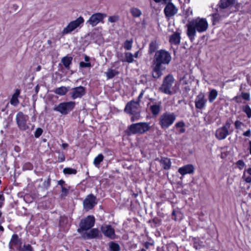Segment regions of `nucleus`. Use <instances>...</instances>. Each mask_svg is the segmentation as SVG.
<instances>
[{
    "label": "nucleus",
    "instance_id": "9b49d317",
    "mask_svg": "<svg viewBox=\"0 0 251 251\" xmlns=\"http://www.w3.org/2000/svg\"><path fill=\"white\" fill-rule=\"evenodd\" d=\"M106 17V14L101 13H96L93 14L87 21L92 26H96L99 23L101 22L104 18Z\"/></svg>",
    "mask_w": 251,
    "mask_h": 251
},
{
    "label": "nucleus",
    "instance_id": "49530a36",
    "mask_svg": "<svg viewBox=\"0 0 251 251\" xmlns=\"http://www.w3.org/2000/svg\"><path fill=\"white\" fill-rule=\"evenodd\" d=\"M241 97L244 100H250V94L248 93H242Z\"/></svg>",
    "mask_w": 251,
    "mask_h": 251
},
{
    "label": "nucleus",
    "instance_id": "a211bd4d",
    "mask_svg": "<svg viewBox=\"0 0 251 251\" xmlns=\"http://www.w3.org/2000/svg\"><path fill=\"white\" fill-rule=\"evenodd\" d=\"M85 93V88L82 86H79L72 89L71 97L73 99L81 98Z\"/></svg>",
    "mask_w": 251,
    "mask_h": 251
},
{
    "label": "nucleus",
    "instance_id": "09e8293b",
    "mask_svg": "<svg viewBox=\"0 0 251 251\" xmlns=\"http://www.w3.org/2000/svg\"><path fill=\"white\" fill-rule=\"evenodd\" d=\"M243 124L239 121H236L234 123L235 127L236 129H240Z\"/></svg>",
    "mask_w": 251,
    "mask_h": 251
},
{
    "label": "nucleus",
    "instance_id": "473e14b6",
    "mask_svg": "<svg viewBox=\"0 0 251 251\" xmlns=\"http://www.w3.org/2000/svg\"><path fill=\"white\" fill-rule=\"evenodd\" d=\"M63 173L67 175H75L77 171L75 169L71 168H65L63 170Z\"/></svg>",
    "mask_w": 251,
    "mask_h": 251
},
{
    "label": "nucleus",
    "instance_id": "79ce46f5",
    "mask_svg": "<svg viewBox=\"0 0 251 251\" xmlns=\"http://www.w3.org/2000/svg\"><path fill=\"white\" fill-rule=\"evenodd\" d=\"M156 45L155 43L151 42L150 45L149 52L150 53H152L156 50Z\"/></svg>",
    "mask_w": 251,
    "mask_h": 251
},
{
    "label": "nucleus",
    "instance_id": "6ab92c4d",
    "mask_svg": "<svg viewBox=\"0 0 251 251\" xmlns=\"http://www.w3.org/2000/svg\"><path fill=\"white\" fill-rule=\"evenodd\" d=\"M195 168L192 164L185 165L178 169V172L182 176L187 174H193L194 172Z\"/></svg>",
    "mask_w": 251,
    "mask_h": 251
},
{
    "label": "nucleus",
    "instance_id": "7ed1b4c3",
    "mask_svg": "<svg viewBox=\"0 0 251 251\" xmlns=\"http://www.w3.org/2000/svg\"><path fill=\"white\" fill-rule=\"evenodd\" d=\"M84 22V20L81 16L79 17L75 20L71 21L64 27L61 31V34L66 35L71 33L78 28H81Z\"/></svg>",
    "mask_w": 251,
    "mask_h": 251
},
{
    "label": "nucleus",
    "instance_id": "cd10ccee",
    "mask_svg": "<svg viewBox=\"0 0 251 251\" xmlns=\"http://www.w3.org/2000/svg\"><path fill=\"white\" fill-rule=\"evenodd\" d=\"M185 124L183 122H179L176 124V131L179 133H182L185 132L184 128Z\"/></svg>",
    "mask_w": 251,
    "mask_h": 251
},
{
    "label": "nucleus",
    "instance_id": "052dcab7",
    "mask_svg": "<svg viewBox=\"0 0 251 251\" xmlns=\"http://www.w3.org/2000/svg\"><path fill=\"white\" fill-rule=\"evenodd\" d=\"M139 51H136L135 54L133 55V57L137 58L138 57V54Z\"/></svg>",
    "mask_w": 251,
    "mask_h": 251
},
{
    "label": "nucleus",
    "instance_id": "c756f323",
    "mask_svg": "<svg viewBox=\"0 0 251 251\" xmlns=\"http://www.w3.org/2000/svg\"><path fill=\"white\" fill-rule=\"evenodd\" d=\"M125 59L124 61L127 62L129 63H132L134 61L133 55L129 52H126L125 53Z\"/></svg>",
    "mask_w": 251,
    "mask_h": 251
},
{
    "label": "nucleus",
    "instance_id": "338daca9",
    "mask_svg": "<svg viewBox=\"0 0 251 251\" xmlns=\"http://www.w3.org/2000/svg\"><path fill=\"white\" fill-rule=\"evenodd\" d=\"M177 11V8L175 7V6L174 5V15L176 13Z\"/></svg>",
    "mask_w": 251,
    "mask_h": 251
},
{
    "label": "nucleus",
    "instance_id": "c03bdc74",
    "mask_svg": "<svg viewBox=\"0 0 251 251\" xmlns=\"http://www.w3.org/2000/svg\"><path fill=\"white\" fill-rule=\"evenodd\" d=\"M42 132H43V130L41 128H38L36 130V131L35 132V134H34L35 137L36 138L39 137V136H40L41 135Z\"/></svg>",
    "mask_w": 251,
    "mask_h": 251
},
{
    "label": "nucleus",
    "instance_id": "72a5a7b5",
    "mask_svg": "<svg viewBox=\"0 0 251 251\" xmlns=\"http://www.w3.org/2000/svg\"><path fill=\"white\" fill-rule=\"evenodd\" d=\"M109 248L111 251H119L120 249L119 245L114 242L110 243Z\"/></svg>",
    "mask_w": 251,
    "mask_h": 251
},
{
    "label": "nucleus",
    "instance_id": "2f4dec72",
    "mask_svg": "<svg viewBox=\"0 0 251 251\" xmlns=\"http://www.w3.org/2000/svg\"><path fill=\"white\" fill-rule=\"evenodd\" d=\"M117 74V72L113 69H109L107 72L106 73V76L108 79H110L113 78L115 76V75Z\"/></svg>",
    "mask_w": 251,
    "mask_h": 251
},
{
    "label": "nucleus",
    "instance_id": "a19ab883",
    "mask_svg": "<svg viewBox=\"0 0 251 251\" xmlns=\"http://www.w3.org/2000/svg\"><path fill=\"white\" fill-rule=\"evenodd\" d=\"M232 123V122L231 120L228 119L226 121V123H225V125L223 126L222 127L225 129L228 130V129L230 127Z\"/></svg>",
    "mask_w": 251,
    "mask_h": 251
},
{
    "label": "nucleus",
    "instance_id": "bf43d9fd",
    "mask_svg": "<svg viewBox=\"0 0 251 251\" xmlns=\"http://www.w3.org/2000/svg\"><path fill=\"white\" fill-rule=\"evenodd\" d=\"M86 62H89V57L87 56H85L84 58Z\"/></svg>",
    "mask_w": 251,
    "mask_h": 251
},
{
    "label": "nucleus",
    "instance_id": "a18cd8bd",
    "mask_svg": "<svg viewBox=\"0 0 251 251\" xmlns=\"http://www.w3.org/2000/svg\"><path fill=\"white\" fill-rule=\"evenodd\" d=\"M237 165L239 166L240 169H242L245 166V164L243 161L240 160L237 162Z\"/></svg>",
    "mask_w": 251,
    "mask_h": 251
},
{
    "label": "nucleus",
    "instance_id": "3c124183",
    "mask_svg": "<svg viewBox=\"0 0 251 251\" xmlns=\"http://www.w3.org/2000/svg\"><path fill=\"white\" fill-rule=\"evenodd\" d=\"M243 135L244 136L250 137L251 136V130L250 129L248 130L247 131H246V132L243 133Z\"/></svg>",
    "mask_w": 251,
    "mask_h": 251
},
{
    "label": "nucleus",
    "instance_id": "864d4df0",
    "mask_svg": "<svg viewBox=\"0 0 251 251\" xmlns=\"http://www.w3.org/2000/svg\"><path fill=\"white\" fill-rule=\"evenodd\" d=\"M144 91L143 90H142L139 96H138V101H139V102H140L141 99L143 97V96L144 95Z\"/></svg>",
    "mask_w": 251,
    "mask_h": 251
},
{
    "label": "nucleus",
    "instance_id": "f257e3e1",
    "mask_svg": "<svg viewBox=\"0 0 251 251\" xmlns=\"http://www.w3.org/2000/svg\"><path fill=\"white\" fill-rule=\"evenodd\" d=\"M171 60L169 52L161 50L156 52L152 62V75L154 78H159L165 69L164 65L168 64Z\"/></svg>",
    "mask_w": 251,
    "mask_h": 251
},
{
    "label": "nucleus",
    "instance_id": "2eb2a0df",
    "mask_svg": "<svg viewBox=\"0 0 251 251\" xmlns=\"http://www.w3.org/2000/svg\"><path fill=\"white\" fill-rule=\"evenodd\" d=\"M81 234L82 237L85 239L100 238L101 236L100 231L97 228H93L89 231L83 232Z\"/></svg>",
    "mask_w": 251,
    "mask_h": 251
},
{
    "label": "nucleus",
    "instance_id": "774afa93",
    "mask_svg": "<svg viewBox=\"0 0 251 251\" xmlns=\"http://www.w3.org/2000/svg\"><path fill=\"white\" fill-rule=\"evenodd\" d=\"M3 230H4L3 227L1 226H0V232H3Z\"/></svg>",
    "mask_w": 251,
    "mask_h": 251
},
{
    "label": "nucleus",
    "instance_id": "6e6d98bb",
    "mask_svg": "<svg viewBox=\"0 0 251 251\" xmlns=\"http://www.w3.org/2000/svg\"><path fill=\"white\" fill-rule=\"evenodd\" d=\"M65 156L63 154H61L59 157V159L60 162H63L65 160Z\"/></svg>",
    "mask_w": 251,
    "mask_h": 251
},
{
    "label": "nucleus",
    "instance_id": "1a4fd4ad",
    "mask_svg": "<svg viewBox=\"0 0 251 251\" xmlns=\"http://www.w3.org/2000/svg\"><path fill=\"white\" fill-rule=\"evenodd\" d=\"M173 123V115L171 113L165 112L160 117L159 124L162 128H167Z\"/></svg>",
    "mask_w": 251,
    "mask_h": 251
},
{
    "label": "nucleus",
    "instance_id": "603ef678",
    "mask_svg": "<svg viewBox=\"0 0 251 251\" xmlns=\"http://www.w3.org/2000/svg\"><path fill=\"white\" fill-rule=\"evenodd\" d=\"M164 161H165L166 163H168V164H166L164 166V169H169L170 167V161L166 159V160H164Z\"/></svg>",
    "mask_w": 251,
    "mask_h": 251
},
{
    "label": "nucleus",
    "instance_id": "0eeeda50",
    "mask_svg": "<svg viewBox=\"0 0 251 251\" xmlns=\"http://www.w3.org/2000/svg\"><path fill=\"white\" fill-rule=\"evenodd\" d=\"M95 220L93 216H88L85 219H83L80 223V227L77 229V231L80 233H83V231L87 230L94 226Z\"/></svg>",
    "mask_w": 251,
    "mask_h": 251
},
{
    "label": "nucleus",
    "instance_id": "6e6552de",
    "mask_svg": "<svg viewBox=\"0 0 251 251\" xmlns=\"http://www.w3.org/2000/svg\"><path fill=\"white\" fill-rule=\"evenodd\" d=\"M16 122L19 128L22 130H26L29 128L27 124L28 120L27 115L24 114L22 112H18L16 115Z\"/></svg>",
    "mask_w": 251,
    "mask_h": 251
},
{
    "label": "nucleus",
    "instance_id": "5fc2aeb1",
    "mask_svg": "<svg viewBox=\"0 0 251 251\" xmlns=\"http://www.w3.org/2000/svg\"><path fill=\"white\" fill-rule=\"evenodd\" d=\"M212 17H213V23L216 21V20L218 18V15L217 14H213L212 15Z\"/></svg>",
    "mask_w": 251,
    "mask_h": 251
},
{
    "label": "nucleus",
    "instance_id": "69168bd1",
    "mask_svg": "<svg viewBox=\"0 0 251 251\" xmlns=\"http://www.w3.org/2000/svg\"><path fill=\"white\" fill-rule=\"evenodd\" d=\"M68 146V144L66 143L62 144V147L63 148L65 149Z\"/></svg>",
    "mask_w": 251,
    "mask_h": 251
},
{
    "label": "nucleus",
    "instance_id": "aec40b11",
    "mask_svg": "<svg viewBox=\"0 0 251 251\" xmlns=\"http://www.w3.org/2000/svg\"><path fill=\"white\" fill-rule=\"evenodd\" d=\"M229 133L228 130L221 127L216 130L215 136L218 139L221 140L225 139Z\"/></svg>",
    "mask_w": 251,
    "mask_h": 251
},
{
    "label": "nucleus",
    "instance_id": "37998d69",
    "mask_svg": "<svg viewBox=\"0 0 251 251\" xmlns=\"http://www.w3.org/2000/svg\"><path fill=\"white\" fill-rule=\"evenodd\" d=\"M91 63L90 62H80L79 66L81 68H88L91 67Z\"/></svg>",
    "mask_w": 251,
    "mask_h": 251
},
{
    "label": "nucleus",
    "instance_id": "13d9d810",
    "mask_svg": "<svg viewBox=\"0 0 251 251\" xmlns=\"http://www.w3.org/2000/svg\"><path fill=\"white\" fill-rule=\"evenodd\" d=\"M58 184L61 186V187L63 186V184H65V182L63 180H60L58 181Z\"/></svg>",
    "mask_w": 251,
    "mask_h": 251
},
{
    "label": "nucleus",
    "instance_id": "412c9836",
    "mask_svg": "<svg viewBox=\"0 0 251 251\" xmlns=\"http://www.w3.org/2000/svg\"><path fill=\"white\" fill-rule=\"evenodd\" d=\"M21 91L17 89L15 90L14 93L12 95L10 99V103L11 105L16 106L19 103L18 98L20 95Z\"/></svg>",
    "mask_w": 251,
    "mask_h": 251
},
{
    "label": "nucleus",
    "instance_id": "58836bf2",
    "mask_svg": "<svg viewBox=\"0 0 251 251\" xmlns=\"http://www.w3.org/2000/svg\"><path fill=\"white\" fill-rule=\"evenodd\" d=\"M174 44H178L180 42V34L178 33H174Z\"/></svg>",
    "mask_w": 251,
    "mask_h": 251
},
{
    "label": "nucleus",
    "instance_id": "5701e85b",
    "mask_svg": "<svg viewBox=\"0 0 251 251\" xmlns=\"http://www.w3.org/2000/svg\"><path fill=\"white\" fill-rule=\"evenodd\" d=\"M150 110L153 116H157L161 110L160 104H153L150 106Z\"/></svg>",
    "mask_w": 251,
    "mask_h": 251
},
{
    "label": "nucleus",
    "instance_id": "f704fd0d",
    "mask_svg": "<svg viewBox=\"0 0 251 251\" xmlns=\"http://www.w3.org/2000/svg\"><path fill=\"white\" fill-rule=\"evenodd\" d=\"M133 41L127 40L124 43V48L126 50H130L132 46Z\"/></svg>",
    "mask_w": 251,
    "mask_h": 251
},
{
    "label": "nucleus",
    "instance_id": "7c9ffc66",
    "mask_svg": "<svg viewBox=\"0 0 251 251\" xmlns=\"http://www.w3.org/2000/svg\"><path fill=\"white\" fill-rule=\"evenodd\" d=\"M72 58L70 57H64L62 59V62L66 68L68 67L71 63Z\"/></svg>",
    "mask_w": 251,
    "mask_h": 251
},
{
    "label": "nucleus",
    "instance_id": "c85d7f7f",
    "mask_svg": "<svg viewBox=\"0 0 251 251\" xmlns=\"http://www.w3.org/2000/svg\"><path fill=\"white\" fill-rule=\"evenodd\" d=\"M218 92L215 89H212L209 92L208 95V100L210 102H212L217 98Z\"/></svg>",
    "mask_w": 251,
    "mask_h": 251
},
{
    "label": "nucleus",
    "instance_id": "ddd939ff",
    "mask_svg": "<svg viewBox=\"0 0 251 251\" xmlns=\"http://www.w3.org/2000/svg\"><path fill=\"white\" fill-rule=\"evenodd\" d=\"M100 230L102 233L106 237L114 239L116 238V234L114 229L110 225H104L101 226Z\"/></svg>",
    "mask_w": 251,
    "mask_h": 251
},
{
    "label": "nucleus",
    "instance_id": "b1692460",
    "mask_svg": "<svg viewBox=\"0 0 251 251\" xmlns=\"http://www.w3.org/2000/svg\"><path fill=\"white\" fill-rule=\"evenodd\" d=\"M130 13L133 18H139L142 14L141 10L138 8L132 7L130 8Z\"/></svg>",
    "mask_w": 251,
    "mask_h": 251
},
{
    "label": "nucleus",
    "instance_id": "ea45409f",
    "mask_svg": "<svg viewBox=\"0 0 251 251\" xmlns=\"http://www.w3.org/2000/svg\"><path fill=\"white\" fill-rule=\"evenodd\" d=\"M182 83H188L191 81L190 75H186L180 80Z\"/></svg>",
    "mask_w": 251,
    "mask_h": 251
},
{
    "label": "nucleus",
    "instance_id": "dca6fc26",
    "mask_svg": "<svg viewBox=\"0 0 251 251\" xmlns=\"http://www.w3.org/2000/svg\"><path fill=\"white\" fill-rule=\"evenodd\" d=\"M156 3L163 2L168 3L164 9V13L167 17L169 18L173 16V4L170 3L171 0H153Z\"/></svg>",
    "mask_w": 251,
    "mask_h": 251
},
{
    "label": "nucleus",
    "instance_id": "9d476101",
    "mask_svg": "<svg viewBox=\"0 0 251 251\" xmlns=\"http://www.w3.org/2000/svg\"><path fill=\"white\" fill-rule=\"evenodd\" d=\"M172 84L173 76L169 75L164 79L163 83L160 88L162 92L167 94H170L172 88Z\"/></svg>",
    "mask_w": 251,
    "mask_h": 251
},
{
    "label": "nucleus",
    "instance_id": "f8f14e48",
    "mask_svg": "<svg viewBox=\"0 0 251 251\" xmlns=\"http://www.w3.org/2000/svg\"><path fill=\"white\" fill-rule=\"evenodd\" d=\"M96 198L93 195H88L83 201L84 209L88 211L92 209L97 204Z\"/></svg>",
    "mask_w": 251,
    "mask_h": 251
},
{
    "label": "nucleus",
    "instance_id": "de8ad7c7",
    "mask_svg": "<svg viewBox=\"0 0 251 251\" xmlns=\"http://www.w3.org/2000/svg\"><path fill=\"white\" fill-rule=\"evenodd\" d=\"M69 189L65 188L64 186L62 187V193L61 196H66L67 194H68Z\"/></svg>",
    "mask_w": 251,
    "mask_h": 251
},
{
    "label": "nucleus",
    "instance_id": "20e7f679",
    "mask_svg": "<svg viewBox=\"0 0 251 251\" xmlns=\"http://www.w3.org/2000/svg\"><path fill=\"white\" fill-rule=\"evenodd\" d=\"M125 111L128 114L132 115L131 118L132 122L138 120L140 117L139 101L131 100L128 102L125 108Z\"/></svg>",
    "mask_w": 251,
    "mask_h": 251
},
{
    "label": "nucleus",
    "instance_id": "c9c22d12",
    "mask_svg": "<svg viewBox=\"0 0 251 251\" xmlns=\"http://www.w3.org/2000/svg\"><path fill=\"white\" fill-rule=\"evenodd\" d=\"M18 251H33L30 245H24L20 248Z\"/></svg>",
    "mask_w": 251,
    "mask_h": 251
},
{
    "label": "nucleus",
    "instance_id": "4d7b16f0",
    "mask_svg": "<svg viewBox=\"0 0 251 251\" xmlns=\"http://www.w3.org/2000/svg\"><path fill=\"white\" fill-rule=\"evenodd\" d=\"M233 100H235L236 102H238V103L241 102V100H240L239 97H237V96L233 98Z\"/></svg>",
    "mask_w": 251,
    "mask_h": 251
},
{
    "label": "nucleus",
    "instance_id": "bb28decb",
    "mask_svg": "<svg viewBox=\"0 0 251 251\" xmlns=\"http://www.w3.org/2000/svg\"><path fill=\"white\" fill-rule=\"evenodd\" d=\"M104 156L102 154H98L94 159L93 163L95 167L99 168L100 163L102 162Z\"/></svg>",
    "mask_w": 251,
    "mask_h": 251
},
{
    "label": "nucleus",
    "instance_id": "e433bc0d",
    "mask_svg": "<svg viewBox=\"0 0 251 251\" xmlns=\"http://www.w3.org/2000/svg\"><path fill=\"white\" fill-rule=\"evenodd\" d=\"M120 19V16L118 15H114L109 16L108 19V21L111 23L117 22Z\"/></svg>",
    "mask_w": 251,
    "mask_h": 251
},
{
    "label": "nucleus",
    "instance_id": "f3484780",
    "mask_svg": "<svg viewBox=\"0 0 251 251\" xmlns=\"http://www.w3.org/2000/svg\"><path fill=\"white\" fill-rule=\"evenodd\" d=\"M206 101L204 93L201 92L195 100V106L198 109H202L205 106Z\"/></svg>",
    "mask_w": 251,
    "mask_h": 251
},
{
    "label": "nucleus",
    "instance_id": "e2e57ef3",
    "mask_svg": "<svg viewBox=\"0 0 251 251\" xmlns=\"http://www.w3.org/2000/svg\"><path fill=\"white\" fill-rule=\"evenodd\" d=\"M249 150L250 151V153L251 154V141L249 142Z\"/></svg>",
    "mask_w": 251,
    "mask_h": 251
},
{
    "label": "nucleus",
    "instance_id": "4be33fe9",
    "mask_svg": "<svg viewBox=\"0 0 251 251\" xmlns=\"http://www.w3.org/2000/svg\"><path fill=\"white\" fill-rule=\"evenodd\" d=\"M242 179L247 183H251V168H249L244 172Z\"/></svg>",
    "mask_w": 251,
    "mask_h": 251
},
{
    "label": "nucleus",
    "instance_id": "680f3d73",
    "mask_svg": "<svg viewBox=\"0 0 251 251\" xmlns=\"http://www.w3.org/2000/svg\"><path fill=\"white\" fill-rule=\"evenodd\" d=\"M39 90V86L38 85H37L35 87V92L36 93L38 92Z\"/></svg>",
    "mask_w": 251,
    "mask_h": 251
},
{
    "label": "nucleus",
    "instance_id": "0e129e2a",
    "mask_svg": "<svg viewBox=\"0 0 251 251\" xmlns=\"http://www.w3.org/2000/svg\"><path fill=\"white\" fill-rule=\"evenodd\" d=\"M41 66H38L36 69V71L38 72V71H40L41 70Z\"/></svg>",
    "mask_w": 251,
    "mask_h": 251
},
{
    "label": "nucleus",
    "instance_id": "f03ea898",
    "mask_svg": "<svg viewBox=\"0 0 251 251\" xmlns=\"http://www.w3.org/2000/svg\"><path fill=\"white\" fill-rule=\"evenodd\" d=\"M187 35L191 41H193L196 35V32H203L205 31L208 27V24L205 19L197 18L188 22Z\"/></svg>",
    "mask_w": 251,
    "mask_h": 251
},
{
    "label": "nucleus",
    "instance_id": "39448f33",
    "mask_svg": "<svg viewBox=\"0 0 251 251\" xmlns=\"http://www.w3.org/2000/svg\"><path fill=\"white\" fill-rule=\"evenodd\" d=\"M150 126L146 123H138L131 125L128 128V135L134 134H142L149 130Z\"/></svg>",
    "mask_w": 251,
    "mask_h": 251
},
{
    "label": "nucleus",
    "instance_id": "8fccbe9b",
    "mask_svg": "<svg viewBox=\"0 0 251 251\" xmlns=\"http://www.w3.org/2000/svg\"><path fill=\"white\" fill-rule=\"evenodd\" d=\"M4 201V197L3 196V193L0 192V207L2 206L3 205V201Z\"/></svg>",
    "mask_w": 251,
    "mask_h": 251
},
{
    "label": "nucleus",
    "instance_id": "393cba45",
    "mask_svg": "<svg viewBox=\"0 0 251 251\" xmlns=\"http://www.w3.org/2000/svg\"><path fill=\"white\" fill-rule=\"evenodd\" d=\"M236 0H221L220 6L222 8H227L230 5L234 4Z\"/></svg>",
    "mask_w": 251,
    "mask_h": 251
},
{
    "label": "nucleus",
    "instance_id": "423d86ee",
    "mask_svg": "<svg viewBox=\"0 0 251 251\" xmlns=\"http://www.w3.org/2000/svg\"><path fill=\"white\" fill-rule=\"evenodd\" d=\"M75 105V103L74 101L62 102L55 106L54 110L63 115H67L74 108Z\"/></svg>",
    "mask_w": 251,
    "mask_h": 251
},
{
    "label": "nucleus",
    "instance_id": "4c0bfd02",
    "mask_svg": "<svg viewBox=\"0 0 251 251\" xmlns=\"http://www.w3.org/2000/svg\"><path fill=\"white\" fill-rule=\"evenodd\" d=\"M243 111L246 113L249 118L251 117V108L248 105H246L243 108Z\"/></svg>",
    "mask_w": 251,
    "mask_h": 251
},
{
    "label": "nucleus",
    "instance_id": "4468645a",
    "mask_svg": "<svg viewBox=\"0 0 251 251\" xmlns=\"http://www.w3.org/2000/svg\"><path fill=\"white\" fill-rule=\"evenodd\" d=\"M22 242L21 239L19 238L17 234H13L9 243V247L10 249L14 251H18L22 247Z\"/></svg>",
    "mask_w": 251,
    "mask_h": 251
},
{
    "label": "nucleus",
    "instance_id": "a878e982",
    "mask_svg": "<svg viewBox=\"0 0 251 251\" xmlns=\"http://www.w3.org/2000/svg\"><path fill=\"white\" fill-rule=\"evenodd\" d=\"M69 91V88L65 86H61L55 89L54 92L60 96L65 95Z\"/></svg>",
    "mask_w": 251,
    "mask_h": 251
}]
</instances>
